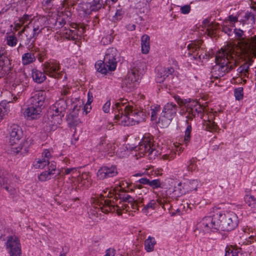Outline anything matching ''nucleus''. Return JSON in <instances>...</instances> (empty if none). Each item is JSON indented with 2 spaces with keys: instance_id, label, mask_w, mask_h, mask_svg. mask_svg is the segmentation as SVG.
<instances>
[{
  "instance_id": "obj_46",
  "label": "nucleus",
  "mask_w": 256,
  "mask_h": 256,
  "mask_svg": "<svg viewBox=\"0 0 256 256\" xmlns=\"http://www.w3.org/2000/svg\"><path fill=\"white\" fill-rule=\"evenodd\" d=\"M94 10H97L101 7L100 0H86Z\"/></svg>"
},
{
  "instance_id": "obj_26",
  "label": "nucleus",
  "mask_w": 256,
  "mask_h": 256,
  "mask_svg": "<svg viewBox=\"0 0 256 256\" xmlns=\"http://www.w3.org/2000/svg\"><path fill=\"white\" fill-rule=\"evenodd\" d=\"M98 175L107 176L111 175L114 176L118 174L116 168L114 166H111L110 167L103 166L98 171Z\"/></svg>"
},
{
  "instance_id": "obj_2",
  "label": "nucleus",
  "mask_w": 256,
  "mask_h": 256,
  "mask_svg": "<svg viewBox=\"0 0 256 256\" xmlns=\"http://www.w3.org/2000/svg\"><path fill=\"white\" fill-rule=\"evenodd\" d=\"M238 215L229 208H224L212 216L204 218L199 224L200 233L216 230L230 231L238 224Z\"/></svg>"
},
{
  "instance_id": "obj_56",
  "label": "nucleus",
  "mask_w": 256,
  "mask_h": 256,
  "mask_svg": "<svg viewBox=\"0 0 256 256\" xmlns=\"http://www.w3.org/2000/svg\"><path fill=\"white\" fill-rule=\"evenodd\" d=\"M51 158V154L49 150H45L42 153V157L44 160H47L49 163V160Z\"/></svg>"
},
{
  "instance_id": "obj_50",
  "label": "nucleus",
  "mask_w": 256,
  "mask_h": 256,
  "mask_svg": "<svg viewBox=\"0 0 256 256\" xmlns=\"http://www.w3.org/2000/svg\"><path fill=\"white\" fill-rule=\"evenodd\" d=\"M238 21L237 18L236 16H230L228 20L224 21V26L226 28L228 26V24H230L232 26L234 25V24Z\"/></svg>"
},
{
  "instance_id": "obj_35",
  "label": "nucleus",
  "mask_w": 256,
  "mask_h": 256,
  "mask_svg": "<svg viewBox=\"0 0 256 256\" xmlns=\"http://www.w3.org/2000/svg\"><path fill=\"white\" fill-rule=\"evenodd\" d=\"M93 101V96L91 92H88V100L86 103L83 106L82 109V114L84 115L87 114L91 110V106L90 104Z\"/></svg>"
},
{
  "instance_id": "obj_31",
  "label": "nucleus",
  "mask_w": 256,
  "mask_h": 256,
  "mask_svg": "<svg viewBox=\"0 0 256 256\" xmlns=\"http://www.w3.org/2000/svg\"><path fill=\"white\" fill-rule=\"evenodd\" d=\"M142 51L143 54H146L150 50V38L147 35H144L141 40Z\"/></svg>"
},
{
  "instance_id": "obj_47",
  "label": "nucleus",
  "mask_w": 256,
  "mask_h": 256,
  "mask_svg": "<svg viewBox=\"0 0 256 256\" xmlns=\"http://www.w3.org/2000/svg\"><path fill=\"white\" fill-rule=\"evenodd\" d=\"M196 160L194 158L190 160L188 164L187 170L189 172H193L196 170Z\"/></svg>"
},
{
  "instance_id": "obj_16",
  "label": "nucleus",
  "mask_w": 256,
  "mask_h": 256,
  "mask_svg": "<svg viewBox=\"0 0 256 256\" xmlns=\"http://www.w3.org/2000/svg\"><path fill=\"white\" fill-rule=\"evenodd\" d=\"M84 104V102L82 100L78 98L72 99L70 104L68 105V118L70 120H72L74 118H76L80 110L83 109Z\"/></svg>"
},
{
  "instance_id": "obj_53",
  "label": "nucleus",
  "mask_w": 256,
  "mask_h": 256,
  "mask_svg": "<svg viewBox=\"0 0 256 256\" xmlns=\"http://www.w3.org/2000/svg\"><path fill=\"white\" fill-rule=\"evenodd\" d=\"M160 108L159 106H154L152 109L151 112V120L152 121H156L157 119V114L159 112Z\"/></svg>"
},
{
  "instance_id": "obj_64",
  "label": "nucleus",
  "mask_w": 256,
  "mask_h": 256,
  "mask_svg": "<svg viewBox=\"0 0 256 256\" xmlns=\"http://www.w3.org/2000/svg\"><path fill=\"white\" fill-rule=\"evenodd\" d=\"M115 255V250L114 249L110 248L108 250L106 254L104 256H114Z\"/></svg>"
},
{
  "instance_id": "obj_10",
  "label": "nucleus",
  "mask_w": 256,
  "mask_h": 256,
  "mask_svg": "<svg viewBox=\"0 0 256 256\" xmlns=\"http://www.w3.org/2000/svg\"><path fill=\"white\" fill-rule=\"evenodd\" d=\"M177 112V106L172 102L166 104L162 109L159 117L158 122L162 126L166 127L176 116Z\"/></svg>"
},
{
  "instance_id": "obj_11",
  "label": "nucleus",
  "mask_w": 256,
  "mask_h": 256,
  "mask_svg": "<svg viewBox=\"0 0 256 256\" xmlns=\"http://www.w3.org/2000/svg\"><path fill=\"white\" fill-rule=\"evenodd\" d=\"M24 78H25L24 76L20 74L16 76L14 78L10 86V93L12 99L8 103L16 102L21 96L26 88V86L22 82Z\"/></svg>"
},
{
  "instance_id": "obj_23",
  "label": "nucleus",
  "mask_w": 256,
  "mask_h": 256,
  "mask_svg": "<svg viewBox=\"0 0 256 256\" xmlns=\"http://www.w3.org/2000/svg\"><path fill=\"white\" fill-rule=\"evenodd\" d=\"M142 76V72L140 66L137 64L134 66L130 72H128L126 76L130 79L136 80L137 84H138L141 80Z\"/></svg>"
},
{
  "instance_id": "obj_33",
  "label": "nucleus",
  "mask_w": 256,
  "mask_h": 256,
  "mask_svg": "<svg viewBox=\"0 0 256 256\" xmlns=\"http://www.w3.org/2000/svg\"><path fill=\"white\" fill-rule=\"evenodd\" d=\"M36 60V56L34 53L32 52L26 53L22 55V63L24 65L28 64L34 62Z\"/></svg>"
},
{
  "instance_id": "obj_40",
  "label": "nucleus",
  "mask_w": 256,
  "mask_h": 256,
  "mask_svg": "<svg viewBox=\"0 0 256 256\" xmlns=\"http://www.w3.org/2000/svg\"><path fill=\"white\" fill-rule=\"evenodd\" d=\"M78 10L83 12L86 14H90L91 12L94 10L86 0L78 6Z\"/></svg>"
},
{
  "instance_id": "obj_7",
  "label": "nucleus",
  "mask_w": 256,
  "mask_h": 256,
  "mask_svg": "<svg viewBox=\"0 0 256 256\" xmlns=\"http://www.w3.org/2000/svg\"><path fill=\"white\" fill-rule=\"evenodd\" d=\"M156 147V144L154 143L150 138H144L140 142L138 146L136 148V158L138 159V158L142 157L145 155H147L150 160L155 158L158 154Z\"/></svg>"
},
{
  "instance_id": "obj_54",
  "label": "nucleus",
  "mask_w": 256,
  "mask_h": 256,
  "mask_svg": "<svg viewBox=\"0 0 256 256\" xmlns=\"http://www.w3.org/2000/svg\"><path fill=\"white\" fill-rule=\"evenodd\" d=\"M238 252L233 248H226L225 256H238Z\"/></svg>"
},
{
  "instance_id": "obj_38",
  "label": "nucleus",
  "mask_w": 256,
  "mask_h": 256,
  "mask_svg": "<svg viewBox=\"0 0 256 256\" xmlns=\"http://www.w3.org/2000/svg\"><path fill=\"white\" fill-rule=\"evenodd\" d=\"M48 170L45 171L44 173V176H48V175H52V174H58L57 172H58V170L56 169V164L54 162H49Z\"/></svg>"
},
{
  "instance_id": "obj_25",
  "label": "nucleus",
  "mask_w": 256,
  "mask_h": 256,
  "mask_svg": "<svg viewBox=\"0 0 256 256\" xmlns=\"http://www.w3.org/2000/svg\"><path fill=\"white\" fill-rule=\"evenodd\" d=\"M158 76L160 79L158 80L160 82H162L170 74L174 72V69L172 67H158L156 69Z\"/></svg>"
},
{
  "instance_id": "obj_14",
  "label": "nucleus",
  "mask_w": 256,
  "mask_h": 256,
  "mask_svg": "<svg viewBox=\"0 0 256 256\" xmlns=\"http://www.w3.org/2000/svg\"><path fill=\"white\" fill-rule=\"evenodd\" d=\"M66 108V102L64 100H60L55 103L52 108L53 111L52 118L54 123L56 126L61 122V115H63Z\"/></svg>"
},
{
  "instance_id": "obj_49",
  "label": "nucleus",
  "mask_w": 256,
  "mask_h": 256,
  "mask_svg": "<svg viewBox=\"0 0 256 256\" xmlns=\"http://www.w3.org/2000/svg\"><path fill=\"white\" fill-rule=\"evenodd\" d=\"M30 16L27 14H24L22 18H20L18 22L16 24V30L20 28L23 24H25L30 20Z\"/></svg>"
},
{
  "instance_id": "obj_17",
  "label": "nucleus",
  "mask_w": 256,
  "mask_h": 256,
  "mask_svg": "<svg viewBox=\"0 0 256 256\" xmlns=\"http://www.w3.org/2000/svg\"><path fill=\"white\" fill-rule=\"evenodd\" d=\"M42 114V110L38 107L30 104L23 112L24 118L28 120L39 118Z\"/></svg>"
},
{
  "instance_id": "obj_4",
  "label": "nucleus",
  "mask_w": 256,
  "mask_h": 256,
  "mask_svg": "<svg viewBox=\"0 0 256 256\" xmlns=\"http://www.w3.org/2000/svg\"><path fill=\"white\" fill-rule=\"evenodd\" d=\"M115 106L118 113L116 112L114 121L119 124L132 126L144 120L143 112L132 106L117 102Z\"/></svg>"
},
{
  "instance_id": "obj_52",
  "label": "nucleus",
  "mask_w": 256,
  "mask_h": 256,
  "mask_svg": "<svg viewBox=\"0 0 256 256\" xmlns=\"http://www.w3.org/2000/svg\"><path fill=\"white\" fill-rule=\"evenodd\" d=\"M234 96L236 100H240L243 98V88H238L235 90H234Z\"/></svg>"
},
{
  "instance_id": "obj_27",
  "label": "nucleus",
  "mask_w": 256,
  "mask_h": 256,
  "mask_svg": "<svg viewBox=\"0 0 256 256\" xmlns=\"http://www.w3.org/2000/svg\"><path fill=\"white\" fill-rule=\"evenodd\" d=\"M10 136L18 138H22V130L21 128L17 124H12L10 126L9 129Z\"/></svg>"
},
{
  "instance_id": "obj_42",
  "label": "nucleus",
  "mask_w": 256,
  "mask_h": 256,
  "mask_svg": "<svg viewBox=\"0 0 256 256\" xmlns=\"http://www.w3.org/2000/svg\"><path fill=\"white\" fill-rule=\"evenodd\" d=\"M256 17L252 12H248L244 14L243 20L250 24H253L255 22Z\"/></svg>"
},
{
  "instance_id": "obj_6",
  "label": "nucleus",
  "mask_w": 256,
  "mask_h": 256,
  "mask_svg": "<svg viewBox=\"0 0 256 256\" xmlns=\"http://www.w3.org/2000/svg\"><path fill=\"white\" fill-rule=\"evenodd\" d=\"M118 52L114 48H109L106 50L104 58V62H98L96 64L97 70L102 74H106L114 70L116 67V56Z\"/></svg>"
},
{
  "instance_id": "obj_13",
  "label": "nucleus",
  "mask_w": 256,
  "mask_h": 256,
  "mask_svg": "<svg viewBox=\"0 0 256 256\" xmlns=\"http://www.w3.org/2000/svg\"><path fill=\"white\" fill-rule=\"evenodd\" d=\"M28 143L27 140L22 139V138L9 136V148L12 152L17 154L22 149L27 151Z\"/></svg>"
},
{
  "instance_id": "obj_34",
  "label": "nucleus",
  "mask_w": 256,
  "mask_h": 256,
  "mask_svg": "<svg viewBox=\"0 0 256 256\" xmlns=\"http://www.w3.org/2000/svg\"><path fill=\"white\" fill-rule=\"evenodd\" d=\"M202 44L201 40L192 41L188 45V54H192L197 51L200 48Z\"/></svg>"
},
{
  "instance_id": "obj_62",
  "label": "nucleus",
  "mask_w": 256,
  "mask_h": 256,
  "mask_svg": "<svg viewBox=\"0 0 256 256\" xmlns=\"http://www.w3.org/2000/svg\"><path fill=\"white\" fill-rule=\"evenodd\" d=\"M70 92V88L68 86H64L61 90V94L62 96L67 95Z\"/></svg>"
},
{
  "instance_id": "obj_24",
  "label": "nucleus",
  "mask_w": 256,
  "mask_h": 256,
  "mask_svg": "<svg viewBox=\"0 0 256 256\" xmlns=\"http://www.w3.org/2000/svg\"><path fill=\"white\" fill-rule=\"evenodd\" d=\"M244 56L248 57L249 62H245L242 66L239 67L238 70V76H240L242 77V78H247L248 76V69L249 66L251 64L252 61L250 60V57L252 56L254 57V54H251L250 56H248L246 55L243 54Z\"/></svg>"
},
{
  "instance_id": "obj_8",
  "label": "nucleus",
  "mask_w": 256,
  "mask_h": 256,
  "mask_svg": "<svg viewBox=\"0 0 256 256\" xmlns=\"http://www.w3.org/2000/svg\"><path fill=\"white\" fill-rule=\"evenodd\" d=\"M10 71V60L4 48H2L0 50V86L7 83L8 80L12 78V74Z\"/></svg>"
},
{
  "instance_id": "obj_61",
  "label": "nucleus",
  "mask_w": 256,
  "mask_h": 256,
  "mask_svg": "<svg viewBox=\"0 0 256 256\" xmlns=\"http://www.w3.org/2000/svg\"><path fill=\"white\" fill-rule=\"evenodd\" d=\"M54 0H44L43 4L47 8H50Z\"/></svg>"
},
{
  "instance_id": "obj_44",
  "label": "nucleus",
  "mask_w": 256,
  "mask_h": 256,
  "mask_svg": "<svg viewBox=\"0 0 256 256\" xmlns=\"http://www.w3.org/2000/svg\"><path fill=\"white\" fill-rule=\"evenodd\" d=\"M18 40L14 34L8 35L6 37V44L10 46H14L16 45Z\"/></svg>"
},
{
  "instance_id": "obj_55",
  "label": "nucleus",
  "mask_w": 256,
  "mask_h": 256,
  "mask_svg": "<svg viewBox=\"0 0 256 256\" xmlns=\"http://www.w3.org/2000/svg\"><path fill=\"white\" fill-rule=\"evenodd\" d=\"M110 100H108L102 106V110L105 113H108L110 110Z\"/></svg>"
},
{
  "instance_id": "obj_18",
  "label": "nucleus",
  "mask_w": 256,
  "mask_h": 256,
  "mask_svg": "<svg viewBox=\"0 0 256 256\" xmlns=\"http://www.w3.org/2000/svg\"><path fill=\"white\" fill-rule=\"evenodd\" d=\"M218 28V24L217 23L210 22L208 19L203 20L202 25L198 29L203 32L204 34H206L208 36H212L214 35L216 30Z\"/></svg>"
},
{
  "instance_id": "obj_39",
  "label": "nucleus",
  "mask_w": 256,
  "mask_h": 256,
  "mask_svg": "<svg viewBox=\"0 0 256 256\" xmlns=\"http://www.w3.org/2000/svg\"><path fill=\"white\" fill-rule=\"evenodd\" d=\"M244 237L246 238H248L250 240V242H252V240L256 241V232L253 231L252 228H246L244 229Z\"/></svg>"
},
{
  "instance_id": "obj_21",
  "label": "nucleus",
  "mask_w": 256,
  "mask_h": 256,
  "mask_svg": "<svg viewBox=\"0 0 256 256\" xmlns=\"http://www.w3.org/2000/svg\"><path fill=\"white\" fill-rule=\"evenodd\" d=\"M74 28H72V29H64L62 30V34L66 38L68 39H72V40H76L78 38V37L80 36L82 32V28H77L76 25H75Z\"/></svg>"
},
{
  "instance_id": "obj_43",
  "label": "nucleus",
  "mask_w": 256,
  "mask_h": 256,
  "mask_svg": "<svg viewBox=\"0 0 256 256\" xmlns=\"http://www.w3.org/2000/svg\"><path fill=\"white\" fill-rule=\"evenodd\" d=\"M114 40V36L112 32H108L105 34L102 38L101 42L104 44L106 45L111 43Z\"/></svg>"
},
{
  "instance_id": "obj_32",
  "label": "nucleus",
  "mask_w": 256,
  "mask_h": 256,
  "mask_svg": "<svg viewBox=\"0 0 256 256\" xmlns=\"http://www.w3.org/2000/svg\"><path fill=\"white\" fill-rule=\"evenodd\" d=\"M48 164L47 160H44L43 158H37L33 162L32 167L35 169H43Z\"/></svg>"
},
{
  "instance_id": "obj_20",
  "label": "nucleus",
  "mask_w": 256,
  "mask_h": 256,
  "mask_svg": "<svg viewBox=\"0 0 256 256\" xmlns=\"http://www.w3.org/2000/svg\"><path fill=\"white\" fill-rule=\"evenodd\" d=\"M45 98V92L42 91L38 92L31 98L30 104L42 110Z\"/></svg>"
},
{
  "instance_id": "obj_15",
  "label": "nucleus",
  "mask_w": 256,
  "mask_h": 256,
  "mask_svg": "<svg viewBox=\"0 0 256 256\" xmlns=\"http://www.w3.org/2000/svg\"><path fill=\"white\" fill-rule=\"evenodd\" d=\"M44 72L50 77L56 78L60 76V64L56 62H46L43 64Z\"/></svg>"
},
{
  "instance_id": "obj_36",
  "label": "nucleus",
  "mask_w": 256,
  "mask_h": 256,
  "mask_svg": "<svg viewBox=\"0 0 256 256\" xmlns=\"http://www.w3.org/2000/svg\"><path fill=\"white\" fill-rule=\"evenodd\" d=\"M10 112V107L8 106L5 102H2L0 103V122L4 117L8 114Z\"/></svg>"
},
{
  "instance_id": "obj_51",
  "label": "nucleus",
  "mask_w": 256,
  "mask_h": 256,
  "mask_svg": "<svg viewBox=\"0 0 256 256\" xmlns=\"http://www.w3.org/2000/svg\"><path fill=\"white\" fill-rule=\"evenodd\" d=\"M192 127L190 125H188L185 131V135L184 137V142L186 144L189 142L190 138Z\"/></svg>"
},
{
  "instance_id": "obj_9",
  "label": "nucleus",
  "mask_w": 256,
  "mask_h": 256,
  "mask_svg": "<svg viewBox=\"0 0 256 256\" xmlns=\"http://www.w3.org/2000/svg\"><path fill=\"white\" fill-rule=\"evenodd\" d=\"M174 98L180 106H184V107L181 110V114H183L184 112H188L187 117L190 119L192 118L193 116H195L196 114H198L204 111V108L196 101L182 100L178 96H176Z\"/></svg>"
},
{
  "instance_id": "obj_45",
  "label": "nucleus",
  "mask_w": 256,
  "mask_h": 256,
  "mask_svg": "<svg viewBox=\"0 0 256 256\" xmlns=\"http://www.w3.org/2000/svg\"><path fill=\"white\" fill-rule=\"evenodd\" d=\"M0 182L2 186L4 188L6 189L8 192L10 194H12L14 190L13 188L11 187L8 182V180L4 177H2L0 180Z\"/></svg>"
},
{
  "instance_id": "obj_5",
  "label": "nucleus",
  "mask_w": 256,
  "mask_h": 256,
  "mask_svg": "<svg viewBox=\"0 0 256 256\" xmlns=\"http://www.w3.org/2000/svg\"><path fill=\"white\" fill-rule=\"evenodd\" d=\"M46 21L47 18L44 16L34 17L28 25L25 26L20 33H25L28 41L40 32L45 34L46 31L49 30V29L46 26Z\"/></svg>"
},
{
  "instance_id": "obj_1",
  "label": "nucleus",
  "mask_w": 256,
  "mask_h": 256,
  "mask_svg": "<svg viewBox=\"0 0 256 256\" xmlns=\"http://www.w3.org/2000/svg\"><path fill=\"white\" fill-rule=\"evenodd\" d=\"M240 54L248 56L251 54L256 56V36L250 38L240 40L236 46L231 44H228L217 52L216 68L220 70L219 74L223 75L233 68Z\"/></svg>"
},
{
  "instance_id": "obj_59",
  "label": "nucleus",
  "mask_w": 256,
  "mask_h": 256,
  "mask_svg": "<svg viewBox=\"0 0 256 256\" xmlns=\"http://www.w3.org/2000/svg\"><path fill=\"white\" fill-rule=\"evenodd\" d=\"M148 185L153 188H156L160 186V183L158 180H154L151 181L150 180Z\"/></svg>"
},
{
  "instance_id": "obj_19",
  "label": "nucleus",
  "mask_w": 256,
  "mask_h": 256,
  "mask_svg": "<svg viewBox=\"0 0 256 256\" xmlns=\"http://www.w3.org/2000/svg\"><path fill=\"white\" fill-rule=\"evenodd\" d=\"M182 150V148L180 147L179 144L174 142L166 148V154L162 156V158L166 160H172L175 158L176 152H181Z\"/></svg>"
},
{
  "instance_id": "obj_48",
  "label": "nucleus",
  "mask_w": 256,
  "mask_h": 256,
  "mask_svg": "<svg viewBox=\"0 0 256 256\" xmlns=\"http://www.w3.org/2000/svg\"><path fill=\"white\" fill-rule=\"evenodd\" d=\"M204 125L206 128L210 131L216 130L218 129L217 124L213 121L208 120L205 122Z\"/></svg>"
},
{
  "instance_id": "obj_12",
  "label": "nucleus",
  "mask_w": 256,
  "mask_h": 256,
  "mask_svg": "<svg viewBox=\"0 0 256 256\" xmlns=\"http://www.w3.org/2000/svg\"><path fill=\"white\" fill-rule=\"evenodd\" d=\"M5 246L10 256H22L21 244L19 238L16 236L8 237Z\"/></svg>"
},
{
  "instance_id": "obj_60",
  "label": "nucleus",
  "mask_w": 256,
  "mask_h": 256,
  "mask_svg": "<svg viewBox=\"0 0 256 256\" xmlns=\"http://www.w3.org/2000/svg\"><path fill=\"white\" fill-rule=\"evenodd\" d=\"M234 34L239 39L242 38L244 32L242 30L240 29H235L234 30Z\"/></svg>"
},
{
  "instance_id": "obj_29",
  "label": "nucleus",
  "mask_w": 256,
  "mask_h": 256,
  "mask_svg": "<svg viewBox=\"0 0 256 256\" xmlns=\"http://www.w3.org/2000/svg\"><path fill=\"white\" fill-rule=\"evenodd\" d=\"M245 202L254 210H256V198L247 192L244 197Z\"/></svg>"
},
{
  "instance_id": "obj_37",
  "label": "nucleus",
  "mask_w": 256,
  "mask_h": 256,
  "mask_svg": "<svg viewBox=\"0 0 256 256\" xmlns=\"http://www.w3.org/2000/svg\"><path fill=\"white\" fill-rule=\"evenodd\" d=\"M156 244V240L154 238L149 237L144 242L145 250L148 252H151L154 249V246Z\"/></svg>"
},
{
  "instance_id": "obj_57",
  "label": "nucleus",
  "mask_w": 256,
  "mask_h": 256,
  "mask_svg": "<svg viewBox=\"0 0 256 256\" xmlns=\"http://www.w3.org/2000/svg\"><path fill=\"white\" fill-rule=\"evenodd\" d=\"M64 174H76V175H80V174H78L76 170V168H68L65 170V172Z\"/></svg>"
},
{
  "instance_id": "obj_63",
  "label": "nucleus",
  "mask_w": 256,
  "mask_h": 256,
  "mask_svg": "<svg viewBox=\"0 0 256 256\" xmlns=\"http://www.w3.org/2000/svg\"><path fill=\"white\" fill-rule=\"evenodd\" d=\"M246 82V78H242L240 76H238L236 78V83L244 84Z\"/></svg>"
},
{
  "instance_id": "obj_58",
  "label": "nucleus",
  "mask_w": 256,
  "mask_h": 256,
  "mask_svg": "<svg viewBox=\"0 0 256 256\" xmlns=\"http://www.w3.org/2000/svg\"><path fill=\"white\" fill-rule=\"evenodd\" d=\"M190 10V6L189 5H185L180 8V10L183 14H188Z\"/></svg>"
},
{
  "instance_id": "obj_22",
  "label": "nucleus",
  "mask_w": 256,
  "mask_h": 256,
  "mask_svg": "<svg viewBox=\"0 0 256 256\" xmlns=\"http://www.w3.org/2000/svg\"><path fill=\"white\" fill-rule=\"evenodd\" d=\"M138 84L136 80L130 79L126 76L122 81L121 88L126 92H130L136 88Z\"/></svg>"
},
{
  "instance_id": "obj_30",
  "label": "nucleus",
  "mask_w": 256,
  "mask_h": 256,
  "mask_svg": "<svg viewBox=\"0 0 256 256\" xmlns=\"http://www.w3.org/2000/svg\"><path fill=\"white\" fill-rule=\"evenodd\" d=\"M161 170H154L152 168H148L147 169L142 170L139 173H138L134 175V176H142V175L147 176H158L162 175Z\"/></svg>"
},
{
  "instance_id": "obj_41",
  "label": "nucleus",
  "mask_w": 256,
  "mask_h": 256,
  "mask_svg": "<svg viewBox=\"0 0 256 256\" xmlns=\"http://www.w3.org/2000/svg\"><path fill=\"white\" fill-rule=\"evenodd\" d=\"M156 202L154 200H152L150 202L146 205L144 209L143 212L146 214H150L152 211L154 209Z\"/></svg>"
},
{
  "instance_id": "obj_28",
  "label": "nucleus",
  "mask_w": 256,
  "mask_h": 256,
  "mask_svg": "<svg viewBox=\"0 0 256 256\" xmlns=\"http://www.w3.org/2000/svg\"><path fill=\"white\" fill-rule=\"evenodd\" d=\"M46 74L36 69L32 71V78L34 81L38 83L43 82L46 78Z\"/></svg>"
},
{
  "instance_id": "obj_3",
  "label": "nucleus",
  "mask_w": 256,
  "mask_h": 256,
  "mask_svg": "<svg viewBox=\"0 0 256 256\" xmlns=\"http://www.w3.org/2000/svg\"><path fill=\"white\" fill-rule=\"evenodd\" d=\"M93 204L94 207L100 209L103 212H116L118 216L122 214V210L128 211L129 205L134 210L137 209L138 206L136 200L128 195L124 196L122 199L118 200L114 198L113 194L106 192H104L98 198L94 200Z\"/></svg>"
}]
</instances>
